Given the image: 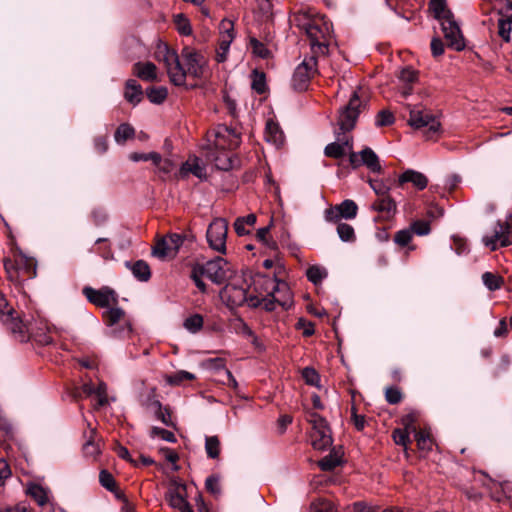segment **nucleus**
<instances>
[{"label":"nucleus","instance_id":"nucleus-1","mask_svg":"<svg viewBox=\"0 0 512 512\" xmlns=\"http://www.w3.org/2000/svg\"><path fill=\"white\" fill-rule=\"evenodd\" d=\"M158 59L164 63L171 83L176 86L185 85L187 76L201 79L208 72L207 59L204 55L189 47H184L181 51V59L185 67L177 52L167 45L159 47Z\"/></svg>","mask_w":512,"mask_h":512},{"label":"nucleus","instance_id":"nucleus-2","mask_svg":"<svg viewBox=\"0 0 512 512\" xmlns=\"http://www.w3.org/2000/svg\"><path fill=\"white\" fill-rule=\"evenodd\" d=\"M362 101L356 92L351 96L348 104L340 109L337 119L338 131H335L336 140L325 147L324 153L327 157L340 158L346 154L350 156L353 152V138L347 135L354 129Z\"/></svg>","mask_w":512,"mask_h":512},{"label":"nucleus","instance_id":"nucleus-3","mask_svg":"<svg viewBox=\"0 0 512 512\" xmlns=\"http://www.w3.org/2000/svg\"><path fill=\"white\" fill-rule=\"evenodd\" d=\"M214 140L209 145L206 154L207 160L214 163L219 170L228 171L237 164V159L233 158L232 153L226 152L225 149H234L239 146V135L233 130L225 126L218 127L213 133Z\"/></svg>","mask_w":512,"mask_h":512},{"label":"nucleus","instance_id":"nucleus-4","mask_svg":"<svg viewBox=\"0 0 512 512\" xmlns=\"http://www.w3.org/2000/svg\"><path fill=\"white\" fill-rule=\"evenodd\" d=\"M295 21L309 39L312 55L316 57L326 55L331 40V24L324 17L311 18L307 14L296 16Z\"/></svg>","mask_w":512,"mask_h":512},{"label":"nucleus","instance_id":"nucleus-5","mask_svg":"<svg viewBox=\"0 0 512 512\" xmlns=\"http://www.w3.org/2000/svg\"><path fill=\"white\" fill-rule=\"evenodd\" d=\"M0 315L2 323L13 333L18 334L20 341H26L36 335L35 323L32 318H21L4 297H0Z\"/></svg>","mask_w":512,"mask_h":512},{"label":"nucleus","instance_id":"nucleus-6","mask_svg":"<svg viewBox=\"0 0 512 512\" xmlns=\"http://www.w3.org/2000/svg\"><path fill=\"white\" fill-rule=\"evenodd\" d=\"M201 273L215 284H222L232 278L234 271L222 257H216L205 264H197Z\"/></svg>","mask_w":512,"mask_h":512},{"label":"nucleus","instance_id":"nucleus-7","mask_svg":"<svg viewBox=\"0 0 512 512\" xmlns=\"http://www.w3.org/2000/svg\"><path fill=\"white\" fill-rule=\"evenodd\" d=\"M409 108V119L408 124L415 128L421 129L426 128L427 137L434 135L440 127L438 120L426 109L421 106L408 105Z\"/></svg>","mask_w":512,"mask_h":512},{"label":"nucleus","instance_id":"nucleus-8","mask_svg":"<svg viewBox=\"0 0 512 512\" xmlns=\"http://www.w3.org/2000/svg\"><path fill=\"white\" fill-rule=\"evenodd\" d=\"M261 303H263L264 309L269 312L275 309L276 304L284 309H288L292 304V296L288 284L283 281H277L269 296L263 298Z\"/></svg>","mask_w":512,"mask_h":512},{"label":"nucleus","instance_id":"nucleus-9","mask_svg":"<svg viewBox=\"0 0 512 512\" xmlns=\"http://www.w3.org/2000/svg\"><path fill=\"white\" fill-rule=\"evenodd\" d=\"M316 56L305 58L295 69L292 77V86L297 91L306 90L310 79L316 74Z\"/></svg>","mask_w":512,"mask_h":512},{"label":"nucleus","instance_id":"nucleus-10","mask_svg":"<svg viewBox=\"0 0 512 512\" xmlns=\"http://www.w3.org/2000/svg\"><path fill=\"white\" fill-rule=\"evenodd\" d=\"M228 222L223 218L214 219L207 229V241L212 249L220 253L226 252Z\"/></svg>","mask_w":512,"mask_h":512},{"label":"nucleus","instance_id":"nucleus-11","mask_svg":"<svg viewBox=\"0 0 512 512\" xmlns=\"http://www.w3.org/2000/svg\"><path fill=\"white\" fill-rule=\"evenodd\" d=\"M83 294L89 302L98 307H108L110 305L118 304V296L116 292L107 286H104L99 290L87 286L83 288Z\"/></svg>","mask_w":512,"mask_h":512},{"label":"nucleus","instance_id":"nucleus-12","mask_svg":"<svg viewBox=\"0 0 512 512\" xmlns=\"http://www.w3.org/2000/svg\"><path fill=\"white\" fill-rule=\"evenodd\" d=\"M106 323L112 328V333L115 336L123 337L129 335L131 326L127 321H124L125 312L121 308H111L104 313Z\"/></svg>","mask_w":512,"mask_h":512},{"label":"nucleus","instance_id":"nucleus-13","mask_svg":"<svg viewBox=\"0 0 512 512\" xmlns=\"http://www.w3.org/2000/svg\"><path fill=\"white\" fill-rule=\"evenodd\" d=\"M440 24L448 46L456 51L463 50L465 48L464 37L454 17L444 20Z\"/></svg>","mask_w":512,"mask_h":512},{"label":"nucleus","instance_id":"nucleus-14","mask_svg":"<svg viewBox=\"0 0 512 512\" xmlns=\"http://www.w3.org/2000/svg\"><path fill=\"white\" fill-rule=\"evenodd\" d=\"M191 175L199 180H205L207 178L205 165L200 158L195 156L189 157L175 173L177 179H188Z\"/></svg>","mask_w":512,"mask_h":512},{"label":"nucleus","instance_id":"nucleus-15","mask_svg":"<svg viewBox=\"0 0 512 512\" xmlns=\"http://www.w3.org/2000/svg\"><path fill=\"white\" fill-rule=\"evenodd\" d=\"M428 182V178L423 173L408 169L399 176L396 188L401 190L409 188L424 190L427 188Z\"/></svg>","mask_w":512,"mask_h":512},{"label":"nucleus","instance_id":"nucleus-16","mask_svg":"<svg viewBox=\"0 0 512 512\" xmlns=\"http://www.w3.org/2000/svg\"><path fill=\"white\" fill-rule=\"evenodd\" d=\"M183 241L184 238L181 235L170 234L169 236L157 241L152 253L158 258L175 255L183 244Z\"/></svg>","mask_w":512,"mask_h":512},{"label":"nucleus","instance_id":"nucleus-17","mask_svg":"<svg viewBox=\"0 0 512 512\" xmlns=\"http://www.w3.org/2000/svg\"><path fill=\"white\" fill-rule=\"evenodd\" d=\"M350 163L354 168L360 165H365L370 171L379 173L381 171V165L378 156L371 149L366 147L360 153L350 154Z\"/></svg>","mask_w":512,"mask_h":512},{"label":"nucleus","instance_id":"nucleus-18","mask_svg":"<svg viewBox=\"0 0 512 512\" xmlns=\"http://www.w3.org/2000/svg\"><path fill=\"white\" fill-rule=\"evenodd\" d=\"M185 490V485H178L176 487L170 488L166 493L165 498L172 508L178 509L181 512H193L191 506L185 499Z\"/></svg>","mask_w":512,"mask_h":512},{"label":"nucleus","instance_id":"nucleus-19","mask_svg":"<svg viewBox=\"0 0 512 512\" xmlns=\"http://www.w3.org/2000/svg\"><path fill=\"white\" fill-rule=\"evenodd\" d=\"M372 209L379 214V219L389 220L396 213V203L388 194H381L373 202Z\"/></svg>","mask_w":512,"mask_h":512},{"label":"nucleus","instance_id":"nucleus-20","mask_svg":"<svg viewBox=\"0 0 512 512\" xmlns=\"http://www.w3.org/2000/svg\"><path fill=\"white\" fill-rule=\"evenodd\" d=\"M223 293L232 305L241 306L247 301V290L234 284L226 285Z\"/></svg>","mask_w":512,"mask_h":512},{"label":"nucleus","instance_id":"nucleus-21","mask_svg":"<svg viewBox=\"0 0 512 512\" xmlns=\"http://www.w3.org/2000/svg\"><path fill=\"white\" fill-rule=\"evenodd\" d=\"M134 74L144 81L157 80V68L152 62H137L133 66Z\"/></svg>","mask_w":512,"mask_h":512},{"label":"nucleus","instance_id":"nucleus-22","mask_svg":"<svg viewBox=\"0 0 512 512\" xmlns=\"http://www.w3.org/2000/svg\"><path fill=\"white\" fill-rule=\"evenodd\" d=\"M332 437L330 434L329 427L322 428L320 430L312 431L311 433V444L317 450H324L332 445Z\"/></svg>","mask_w":512,"mask_h":512},{"label":"nucleus","instance_id":"nucleus-23","mask_svg":"<svg viewBox=\"0 0 512 512\" xmlns=\"http://www.w3.org/2000/svg\"><path fill=\"white\" fill-rule=\"evenodd\" d=\"M124 98L132 105H137L143 98L142 87L134 79H129L125 84Z\"/></svg>","mask_w":512,"mask_h":512},{"label":"nucleus","instance_id":"nucleus-24","mask_svg":"<svg viewBox=\"0 0 512 512\" xmlns=\"http://www.w3.org/2000/svg\"><path fill=\"white\" fill-rule=\"evenodd\" d=\"M398 79L404 84L401 93L406 97L411 93L412 88L409 85L417 81L418 73L411 67H404L399 71Z\"/></svg>","mask_w":512,"mask_h":512},{"label":"nucleus","instance_id":"nucleus-25","mask_svg":"<svg viewBox=\"0 0 512 512\" xmlns=\"http://www.w3.org/2000/svg\"><path fill=\"white\" fill-rule=\"evenodd\" d=\"M429 10L440 23L453 17L446 0H430Z\"/></svg>","mask_w":512,"mask_h":512},{"label":"nucleus","instance_id":"nucleus-26","mask_svg":"<svg viewBox=\"0 0 512 512\" xmlns=\"http://www.w3.org/2000/svg\"><path fill=\"white\" fill-rule=\"evenodd\" d=\"M128 267H130L133 275L140 281H148L151 277V270L147 262L143 260H138L132 265L128 262L126 263Z\"/></svg>","mask_w":512,"mask_h":512},{"label":"nucleus","instance_id":"nucleus-27","mask_svg":"<svg viewBox=\"0 0 512 512\" xmlns=\"http://www.w3.org/2000/svg\"><path fill=\"white\" fill-rule=\"evenodd\" d=\"M151 407L154 410V414L157 419H159L164 425L169 427H175L174 422L172 421L171 414L168 408H162L161 403L158 400H155L151 403Z\"/></svg>","mask_w":512,"mask_h":512},{"label":"nucleus","instance_id":"nucleus-28","mask_svg":"<svg viewBox=\"0 0 512 512\" xmlns=\"http://www.w3.org/2000/svg\"><path fill=\"white\" fill-rule=\"evenodd\" d=\"M357 205L353 200H345L341 204L335 206L337 216L352 219L357 214Z\"/></svg>","mask_w":512,"mask_h":512},{"label":"nucleus","instance_id":"nucleus-29","mask_svg":"<svg viewBox=\"0 0 512 512\" xmlns=\"http://www.w3.org/2000/svg\"><path fill=\"white\" fill-rule=\"evenodd\" d=\"M256 223V215L255 214H248L244 217H238L234 222V229L235 232L239 236H244L249 233V230L245 228V226H253Z\"/></svg>","mask_w":512,"mask_h":512},{"label":"nucleus","instance_id":"nucleus-30","mask_svg":"<svg viewBox=\"0 0 512 512\" xmlns=\"http://www.w3.org/2000/svg\"><path fill=\"white\" fill-rule=\"evenodd\" d=\"M266 138L277 146L281 145L284 141L283 132L280 130L279 126L273 122H267Z\"/></svg>","mask_w":512,"mask_h":512},{"label":"nucleus","instance_id":"nucleus-31","mask_svg":"<svg viewBox=\"0 0 512 512\" xmlns=\"http://www.w3.org/2000/svg\"><path fill=\"white\" fill-rule=\"evenodd\" d=\"M205 450L207 456L211 459L219 458L221 452V443L218 436H208L205 439Z\"/></svg>","mask_w":512,"mask_h":512},{"label":"nucleus","instance_id":"nucleus-32","mask_svg":"<svg viewBox=\"0 0 512 512\" xmlns=\"http://www.w3.org/2000/svg\"><path fill=\"white\" fill-rule=\"evenodd\" d=\"M134 135V128L127 123H123L116 129L114 133V139L118 144H124L128 139L133 138Z\"/></svg>","mask_w":512,"mask_h":512},{"label":"nucleus","instance_id":"nucleus-33","mask_svg":"<svg viewBox=\"0 0 512 512\" xmlns=\"http://www.w3.org/2000/svg\"><path fill=\"white\" fill-rule=\"evenodd\" d=\"M340 464V456L333 450L318 462L323 471H331Z\"/></svg>","mask_w":512,"mask_h":512},{"label":"nucleus","instance_id":"nucleus-34","mask_svg":"<svg viewBox=\"0 0 512 512\" xmlns=\"http://www.w3.org/2000/svg\"><path fill=\"white\" fill-rule=\"evenodd\" d=\"M417 447L423 451H429L432 448L433 441L430 434L424 430H418L414 433Z\"/></svg>","mask_w":512,"mask_h":512},{"label":"nucleus","instance_id":"nucleus-35","mask_svg":"<svg viewBox=\"0 0 512 512\" xmlns=\"http://www.w3.org/2000/svg\"><path fill=\"white\" fill-rule=\"evenodd\" d=\"M96 435H97V432H96V429H94V428L90 429L89 435H85L87 440L83 446V449H84V452L86 455L95 456L99 453L98 446L95 443Z\"/></svg>","mask_w":512,"mask_h":512},{"label":"nucleus","instance_id":"nucleus-36","mask_svg":"<svg viewBox=\"0 0 512 512\" xmlns=\"http://www.w3.org/2000/svg\"><path fill=\"white\" fill-rule=\"evenodd\" d=\"M194 379H195L194 374L184 371V370L177 371L174 374L167 375L165 377L166 382L169 383L170 385H180L183 381H186V380L191 381Z\"/></svg>","mask_w":512,"mask_h":512},{"label":"nucleus","instance_id":"nucleus-37","mask_svg":"<svg viewBox=\"0 0 512 512\" xmlns=\"http://www.w3.org/2000/svg\"><path fill=\"white\" fill-rule=\"evenodd\" d=\"M84 391L89 394L95 393L98 397V405L99 406H105L108 404L107 386L104 382H100L96 389H92L91 387L85 386Z\"/></svg>","mask_w":512,"mask_h":512},{"label":"nucleus","instance_id":"nucleus-38","mask_svg":"<svg viewBox=\"0 0 512 512\" xmlns=\"http://www.w3.org/2000/svg\"><path fill=\"white\" fill-rule=\"evenodd\" d=\"M252 82L251 87L253 90H255L258 94H262L266 90V79L265 74L262 72H259L257 70H254L251 75Z\"/></svg>","mask_w":512,"mask_h":512},{"label":"nucleus","instance_id":"nucleus-39","mask_svg":"<svg viewBox=\"0 0 512 512\" xmlns=\"http://www.w3.org/2000/svg\"><path fill=\"white\" fill-rule=\"evenodd\" d=\"M327 274L328 273L324 268L316 265L310 266L306 272L307 278L314 284L320 283L325 277H327Z\"/></svg>","mask_w":512,"mask_h":512},{"label":"nucleus","instance_id":"nucleus-40","mask_svg":"<svg viewBox=\"0 0 512 512\" xmlns=\"http://www.w3.org/2000/svg\"><path fill=\"white\" fill-rule=\"evenodd\" d=\"M28 493L35 501L40 505L44 506L48 502V497L45 489L40 485L34 484L29 487Z\"/></svg>","mask_w":512,"mask_h":512},{"label":"nucleus","instance_id":"nucleus-41","mask_svg":"<svg viewBox=\"0 0 512 512\" xmlns=\"http://www.w3.org/2000/svg\"><path fill=\"white\" fill-rule=\"evenodd\" d=\"M168 95L167 88L165 87H153L147 90L148 99L155 104L162 103Z\"/></svg>","mask_w":512,"mask_h":512},{"label":"nucleus","instance_id":"nucleus-42","mask_svg":"<svg viewBox=\"0 0 512 512\" xmlns=\"http://www.w3.org/2000/svg\"><path fill=\"white\" fill-rule=\"evenodd\" d=\"M311 512H337L334 504L326 499H317L310 505Z\"/></svg>","mask_w":512,"mask_h":512},{"label":"nucleus","instance_id":"nucleus-43","mask_svg":"<svg viewBox=\"0 0 512 512\" xmlns=\"http://www.w3.org/2000/svg\"><path fill=\"white\" fill-rule=\"evenodd\" d=\"M418 415L419 414L417 411L412 410L411 412H409L408 414L404 415L401 418V424L405 431L409 433H415L416 431H418L414 425V423L418 419Z\"/></svg>","mask_w":512,"mask_h":512},{"label":"nucleus","instance_id":"nucleus-44","mask_svg":"<svg viewBox=\"0 0 512 512\" xmlns=\"http://www.w3.org/2000/svg\"><path fill=\"white\" fill-rule=\"evenodd\" d=\"M482 280L485 286L491 291L499 289L502 284V278L491 272H485L482 275Z\"/></svg>","mask_w":512,"mask_h":512},{"label":"nucleus","instance_id":"nucleus-45","mask_svg":"<svg viewBox=\"0 0 512 512\" xmlns=\"http://www.w3.org/2000/svg\"><path fill=\"white\" fill-rule=\"evenodd\" d=\"M249 42L254 55L263 59H266L270 56V51L255 37H251Z\"/></svg>","mask_w":512,"mask_h":512},{"label":"nucleus","instance_id":"nucleus-46","mask_svg":"<svg viewBox=\"0 0 512 512\" xmlns=\"http://www.w3.org/2000/svg\"><path fill=\"white\" fill-rule=\"evenodd\" d=\"M176 28L182 35H190L192 32L189 20L182 14H177L174 18Z\"/></svg>","mask_w":512,"mask_h":512},{"label":"nucleus","instance_id":"nucleus-47","mask_svg":"<svg viewBox=\"0 0 512 512\" xmlns=\"http://www.w3.org/2000/svg\"><path fill=\"white\" fill-rule=\"evenodd\" d=\"M409 434L404 429L396 428L392 432V438L397 445L403 446L407 450V446L410 443Z\"/></svg>","mask_w":512,"mask_h":512},{"label":"nucleus","instance_id":"nucleus-48","mask_svg":"<svg viewBox=\"0 0 512 512\" xmlns=\"http://www.w3.org/2000/svg\"><path fill=\"white\" fill-rule=\"evenodd\" d=\"M202 326H203V318L199 314H194V315L188 317L184 322V327L193 333L199 331L202 328Z\"/></svg>","mask_w":512,"mask_h":512},{"label":"nucleus","instance_id":"nucleus-49","mask_svg":"<svg viewBox=\"0 0 512 512\" xmlns=\"http://www.w3.org/2000/svg\"><path fill=\"white\" fill-rule=\"evenodd\" d=\"M232 41L233 40H230L228 36H226L224 39L219 38V47L216 53V59L218 62H224L226 60Z\"/></svg>","mask_w":512,"mask_h":512},{"label":"nucleus","instance_id":"nucleus-50","mask_svg":"<svg viewBox=\"0 0 512 512\" xmlns=\"http://www.w3.org/2000/svg\"><path fill=\"white\" fill-rule=\"evenodd\" d=\"M410 230L412 234L415 233L419 236L427 235L430 233L431 230L430 223L425 220H416L411 224Z\"/></svg>","mask_w":512,"mask_h":512},{"label":"nucleus","instance_id":"nucleus-51","mask_svg":"<svg viewBox=\"0 0 512 512\" xmlns=\"http://www.w3.org/2000/svg\"><path fill=\"white\" fill-rule=\"evenodd\" d=\"M220 39H224L226 36L230 40L234 39V23L231 20L223 19L219 25Z\"/></svg>","mask_w":512,"mask_h":512},{"label":"nucleus","instance_id":"nucleus-52","mask_svg":"<svg viewBox=\"0 0 512 512\" xmlns=\"http://www.w3.org/2000/svg\"><path fill=\"white\" fill-rule=\"evenodd\" d=\"M302 377L304 378L305 382L308 385L318 386V383H319V380H320V376H319L318 372L314 368H312V367H305L302 370Z\"/></svg>","mask_w":512,"mask_h":512},{"label":"nucleus","instance_id":"nucleus-53","mask_svg":"<svg viewBox=\"0 0 512 512\" xmlns=\"http://www.w3.org/2000/svg\"><path fill=\"white\" fill-rule=\"evenodd\" d=\"M337 233L343 241H352L355 238L353 227L346 223H340L337 226Z\"/></svg>","mask_w":512,"mask_h":512},{"label":"nucleus","instance_id":"nucleus-54","mask_svg":"<svg viewBox=\"0 0 512 512\" xmlns=\"http://www.w3.org/2000/svg\"><path fill=\"white\" fill-rule=\"evenodd\" d=\"M129 159L133 162L151 160L153 163H159L160 155L155 152L148 153V154L134 152L129 155Z\"/></svg>","mask_w":512,"mask_h":512},{"label":"nucleus","instance_id":"nucleus-55","mask_svg":"<svg viewBox=\"0 0 512 512\" xmlns=\"http://www.w3.org/2000/svg\"><path fill=\"white\" fill-rule=\"evenodd\" d=\"M99 481L103 487L109 491H115L116 483L114 477L107 470H102L99 474Z\"/></svg>","mask_w":512,"mask_h":512},{"label":"nucleus","instance_id":"nucleus-56","mask_svg":"<svg viewBox=\"0 0 512 512\" xmlns=\"http://www.w3.org/2000/svg\"><path fill=\"white\" fill-rule=\"evenodd\" d=\"M385 398L389 404H398L401 402L403 395L399 388L388 387L385 391Z\"/></svg>","mask_w":512,"mask_h":512},{"label":"nucleus","instance_id":"nucleus-57","mask_svg":"<svg viewBox=\"0 0 512 512\" xmlns=\"http://www.w3.org/2000/svg\"><path fill=\"white\" fill-rule=\"evenodd\" d=\"M394 115L388 110H381L376 117V125L388 126L394 123Z\"/></svg>","mask_w":512,"mask_h":512},{"label":"nucleus","instance_id":"nucleus-58","mask_svg":"<svg viewBox=\"0 0 512 512\" xmlns=\"http://www.w3.org/2000/svg\"><path fill=\"white\" fill-rule=\"evenodd\" d=\"M205 487L209 493L219 495L221 492L219 477L215 475L209 476L205 481Z\"/></svg>","mask_w":512,"mask_h":512},{"label":"nucleus","instance_id":"nucleus-59","mask_svg":"<svg viewBox=\"0 0 512 512\" xmlns=\"http://www.w3.org/2000/svg\"><path fill=\"white\" fill-rule=\"evenodd\" d=\"M412 239V232L410 229H403L398 231L394 236V241L399 246H406Z\"/></svg>","mask_w":512,"mask_h":512},{"label":"nucleus","instance_id":"nucleus-60","mask_svg":"<svg viewBox=\"0 0 512 512\" xmlns=\"http://www.w3.org/2000/svg\"><path fill=\"white\" fill-rule=\"evenodd\" d=\"M151 436L152 437L159 436L167 442H172V443L176 442V437L171 431H168V430H165V429L159 428V427H152Z\"/></svg>","mask_w":512,"mask_h":512},{"label":"nucleus","instance_id":"nucleus-61","mask_svg":"<svg viewBox=\"0 0 512 512\" xmlns=\"http://www.w3.org/2000/svg\"><path fill=\"white\" fill-rule=\"evenodd\" d=\"M199 272H202L200 270V267L195 265L192 268V271H191V278L195 282V285L197 286V288L200 291L205 292L206 291V284L201 280V277L204 276V274L203 273H199Z\"/></svg>","mask_w":512,"mask_h":512},{"label":"nucleus","instance_id":"nucleus-62","mask_svg":"<svg viewBox=\"0 0 512 512\" xmlns=\"http://www.w3.org/2000/svg\"><path fill=\"white\" fill-rule=\"evenodd\" d=\"M496 485L501 490L505 499L510 501V505L512 507V481L505 480L502 482H497Z\"/></svg>","mask_w":512,"mask_h":512},{"label":"nucleus","instance_id":"nucleus-63","mask_svg":"<svg viewBox=\"0 0 512 512\" xmlns=\"http://www.w3.org/2000/svg\"><path fill=\"white\" fill-rule=\"evenodd\" d=\"M153 164L164 174H169L176 168V164L171 159H162L161 157L159 163Z\"/></svg>","mask_w":512,"mask_h":512},{"label":"nucleus","instance_id":"nucleus-64","mask_svg":"<svg viewBox=\"0 0 512 512\" xmlns=\"http://www.w3.org/2000/svg\"><path fill=\"white\" fill-rule=\"evenodd\" d=\"M498 27H499V35L503 38L504 41L509 42L510 41V32H511V25L507 21H503L501 18L498 20Z\"/></svg>","mask_w":512,"mask_h":512}]
</instances>
